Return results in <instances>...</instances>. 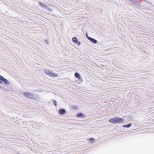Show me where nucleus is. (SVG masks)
<instances>
[{
  "label": "nucleus",
  "mask_w": 154,
  "mask_h": 154,
  "mask_svg": "<svg viewBox=\"0 0 154 154\" xmlns=\"http://www.w3.org/2000/svg\"><path fill=\"white\" fill-rule=\"evenodd\" d=\"M45 72L47 75L52 77H57L58 76L57 74L53 72L51 70H49L46 69L45 70Z\"/></svg>",
  "instance_id": "nucleus-1"
},
{
  "label": "nucleus",
  "mask_w": 154,
  "mask_h": 154,
  "mask_svg": "<svg viewBox=\"0 0 154 154\" xmlns=\"http://www.w3.org/2000/svg\"><path fill=\"white\" fill-rule=\"evenodd\" d=\"M0 80L3 81L5 84L8 85H9L10 82H8L6 79L5 78L2 76L0 75Z\"/></svg>",
  "instance_id": "nucleus-2"
},
{
  "label": "nucleus",
  "mask_w": 154,
  "mask_h": 154,
  "mask_svg": "<svg viewBox=\"0 0 154 154\" xmlns=\"http://www.w3.org/2000/svg\"><path fill=\"white\" fill-rule=\"evenodd\" d=\"M124 121V119L122 118H117L116 117V123H121L123 122Z\"/></svg>",
  "instance_id": "nucleus-3"
},
{
  "label": "nucleus",
  "mask_w": 154,
  "mask_h": 154,
  "mask_svg": "<svg viewBox=\"0 0 154 154\" xmlns=\"http://www.w3.org/2000/svg\"><path fill=\"white\" fill-rule=\"evenodd\" d=\"M24 95L28 98H31L33 97L32 94L28 92H25L24 93Z\"/></svg>",
  "instance_id": "nucleus-4"
},
{
  "label": "nucleus",
  "mask_w": 154,
  "mask_h": 154,
  "mask_svg": "<svg viewBox=\"0 0 154 154\" xmlns=\"http://www.w3.org/2000/svg\"><path fill=\"white\" fill-rule=\"evenodd\" d=\"M72 41L75 43H76L78 45H79L80 43L79 42L76 37H73L72 39Z\"/></svg>",
  "instance_id": "nucleus-5"
},
{
  "label": "nucleus",
  "mask_w": 154,
  "mask_h": 154,
  "mask_svg": "<svg viewBox=\"0 0 154 154\" xmlns=\"http://www.w3.org/2000/svg\"><path fill=\"white\" fill-rule=\"evenodd\" d=\"M88 39L94 44H96L97 42V41L96 39L91 37H88Z\"/></svg>",
  "instance_id": "nucleus-6"
},
{
  "label": "nucleus",
  "mask_w": 154,
  "mask_h": 154,
  "mask_svg": "<svg viewBox=\"0 0 154 154\" xmlns=\"http://www.w3.org/2000/svg\"><path fill=\"white\" fill-rule=\"evenodd\" d=\"M116 117H115L113 118L110 119L109 120V122L113 123H116Z\"/></svg>",
  "instance_id": "nucleus-7"
},
{
  "label": "nucleus",
  "mask_w": 154,
  "mask_h": 154,
  "mask_svg": "<svg viewBox=\"0 0 154 154\" xmlns=\"http://www.w3.org/2000/svg\"><path fill=\"white\" fill-rule=\"evenodd\" d=\"M66 112L65 110L64 109H60V113L61 114H63Z\"/></svg>",
  "instance_id": "nucleus-8"
},
{
  "label": "nucleus",
  "mask_w": 154,
  "mask_h": 154,
  "mask_svg": "<svg viewBox=\"0 0 154 154\" xmlns=\"http://www.w3.org/2000/svg\"><path fill=\"white\" fill-rule=\"evenodd\" d=\"M131 123H130V124H127V125H124L123 126V127H126V128H129V127H130V126H131Z\"/></svg>",
  "instance_id": "nucleus-9"
},
{
  "label": "nucleus",
  "mask_w": 154,
  "mask_h": 154,
  "mask_svg": "<svg viewBox=\"0 0 154 154\" xmlns=\"http://www.w3.org/2000/svg\"><path fill=\"white\" fill-rule=\"evenodd\" d=\"M75 75L76 77L79 78V74L77 72L75 73Z\"/></svg>",
  "instance_id": "nucleus-10"
},
{
  "label": "nucleus",
  "mask_w": 154,
  "mask_h": 154,
  "mask_svg": "<svg viewBox=\"0 0 154 154\" xmlns=\"http://www.w3.org/2000/svg\"><path fill=\"white\" fill-rule=\"evenodd\" d=\"M94 140L92 138H91L90 139V142L91 143H93L94 142Z\"/></svg>",
  "instance_id": "nucleus-11"
},
{
  "label": "nucleus",
  "mask_w": 154,
  "mask_h": 154,
  "mask_svg": "<svg viewBox=\"0 0 154 154\" xmlns=\"http://www.w3.org/2000/svg\"><path fill=\"white\" fill-rule=\"evenodd\" d=\"M83 116V114L82 113H79L78 114V116L79 117H81Z\"/></svg>",
  "instance_id": "nucleus-12"
},
{
  "label": "nucleus",
  "mask_w": 154,
  "mask_h": 154,
  "mask_svg": "<svg viewBox=\"0 0 154 154\" xmlns=\"http://www.w3.org/2000/svg\"><path fill=\"white\" fill-rule=\"evenodd\" d=\"M53 103L55 106H57V102L55 100H53Z\"/></svg>",
  "instance_id": "nucleus-13"
},
{
  "label": "nucleus",
  "mask_w": 154,
  "mask_h": 154,
  "mask_svg": "<svg viewBox=\"0 0 154 154\" xmlns=\"http://www.w3.org/2000/svg\"><path fill=\"white\" fill-rule=\"evenodd\" d=\"M85 35H86V37L88 39V37H89L88 36V35L87 34H85Z\"/></svg>",
  "instance_id": "nucleus-14"
},
{
  "label": "nucleus",
  "mask_w": 154,
  "mask_h": 154,
  "mask_svg": "<svg viewBox=\"0 0 154 154\" xmlns=\"http://www.w3.org/2000/svg\"><path fill=\"white\" fill-rule=\"evenodd\" d=\"M2 83V82L0 80V83Z\"/></svg>",
  "instance_id": "nucleus-15"
}]
</instances>
